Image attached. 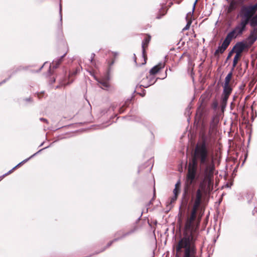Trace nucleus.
<instances>
[{
    "mask_svg": "<svg viewBox=\"0 0 257 257\" xmlns=\"http://www.w3.org/2000/svg\"><path fill=\"white\" fill-rule=\"evenodd\" d=\"M231 40L228 38L227 37L225 38V40L223 42L222 45L219 46L218 49L216 50L215 52V55H218L219 54L223 53L224 51L228 47L229 45Z\"/></svg>",
    "mask_w": 257,
    "mask_h": 257,
    "instance_id": "1a4fd4ad",
    "label": "nucleus"
},
{
    "mask_svg": "<svg viewBox=\"0 0 257 257\" xmlns=\"http://www.w3.org/2000/svg\"><path fill=\"white\" fill-rule=\"evenodd\" d=\"M62 59H63V57H61L60 58L54 61L50 65V69H51V68H53V69L56 68L59 66V65L61 63Z\"/></svg>",
    "mask_w": 257,
    "mask_h": 257,
    "instance_id": "2eb2a0df",
    "label": "nucleus"
},
{
    "mask_svg": "<svg viewBox=\"0 0 257 257\" xmlns=\"http://www.w3.org/2000/svg\"><path fill=\"white\" fill-rule=\"evenodd\" d=\"M247 25L240 20L234 29L227 35L226 37L231 41L232 39L240 36L245 31Z\"/></svg>",
    "mask_w": 257,
    "mask_h": 257,
    "instance_id": "39448f33",
    "label": "nucleus"
},
{
    "mask_svg": "<svg viewBox=\"0 0 257 257\" xmlns=\"http://www.w3.org/2000/svg\"><path fill=\"white\" fill-rule=\"evenodd\" d=\"M202 197L201 191H197L196 198L191 214L187 218L185 223L183 235L179 239L196 243L198 235V227L200 222V218H196V212L200 204Z\"/></svg>",
    "mask_w": 257,
    "mask_h": 257,
    "instance_id": "f03ea898",
    "label": "nucleus"
},
{
    "mask_svg": "<svg viewBox=\"0 0 257 257\" xmlns=\"http://www.w3.org/2000/svg\"><path fill=\"white\" fill-rule=\"evenodd\" d=\"M36 154H34L33 155L31 156L30 158H29L28 159H26L24 161H23L22 162H21V163H20L18 165H17L16 167H15L12 170H11L10 172H9V173H11L15 168H16L18 166H21V165L23 164L24 163L27 162L30 159H31V158H32L34 156H35Z\"/></svg>",
    "mask_w": 257,
    "mask_h": 257,
    "instance_id": "aec40b11",
    "label": "nucleus"
},
{
    "mask_svg": "<svg viewBox=\"0 0 257 257\" xmlns=\"http://www.w3.org/2000/svg\"><path fill=\"white\" fill-rule=\"evenodd\" d=\"M94 78L98 81L101 88L103 89H108L110 86L108 80L109 79L108 74H107L104 77L100 79H98L94 76Z\"/></svg>",
    "mask_w": 257,
    "mask_h": 257,
    "instance_id": "6e6552de",
    "label": "nucleus"
},
{
    "mask_svg": "<svg viewBox=\"0 0 257 257\" xmlns=\"http://www.w3.org/2000/svg\"><path fill=\"white\" fill-rule=\"evenodd\" d=\"M257 39V27H254L253 30L251 32L250 35L247 39V42L249 43L250 45L253 43Z\"/></svg>",
    "mask_w": 257,
    "mask_h": 257,
    "instance_id": "ddd939ff",
    "label": "nucleus"
},
{
    "mask_svg": "<svg viewBox=\"0 0 257 257\" xmlns=\"http://www.w3.org/2000/svg\"><path fill=\"white\" fill-rule=\"evenodd\" d=\"M257 11V3L254 5L243 7L241 10V21L248 24Z\"/></svg>",
    "mask_w": 257,
    "mask_h": 257,
    "instance_id": "20e7f679",
    "label": "nucleus"
},
{
    "mask_svg": "<svg viewBox=\"0 0 257 257\" xmlns=\"http://www.w3.org/2000/svg\"><path fill=\"white\" fill-rule=\"evenodd\" d=\"M69 83V82H67V83H66V82H65V81H62V82H61V85H64V86H65V85H67V84H68Z\"/></svg>",
    "mask_w": 257,
    "mask_h": 257,
    "instance_id": "b1692460",
    "label": "nucleus"
},
{
    "mask_svg": "<svg viewBox=\"0 0 257 257\" xmlns=\"http://www.w3.org/2000/svg\"><path fill=\"white\" fill-rule=\"evenodd\" d=\"M231 91L232 89H223V93L221 99V106L222 108L226 106L228 98Z\"/></svg>",
    "mask_w": 257,
    "mask_h": 257,
    "instance_id": "f8f14e48",
    "label": "nucleus"
},
{
    "mask_svg": "<svg viewBox=\"0 0 257 257\" xmlns=\"http://www.w3.org/2000/svg\"><path fill=\"white\" fill-rule=\"evenodd\" d=\"M135 62H136V57L135 56Z\"/></svg>",
    "mask_w": 257,
    "mask_h": 257,
    "instance_id": "a878e982",
    "label": "nucleus"
},
{
    "mask_svg": "<svg viewBox=\"0 0 257 257\" xmlns=\"http://www.w3.org/2000/svg\"><path fill=\"white\" fill-rule=\"evenodd\" d=\"M240 57H241V55L238 54H235V55L233 59V65H232L233 68H234L236 66V65L237 63H238V60L240 59Z\"/></svg>",
    "mask_w": 257,
    "mask_h": 257,
    "instance_id": "a211bd4d",
    "label": "nucleus"
},
{
    "mask_svg": "<svg viewBox=\"0 0 257 257\" xmlns=\"http://www.w3.org/2000/svg\"><path fill=\"white\" fill-rule=\"evenodd\" d=\"M232 76V73L231 72L229 73L226 76L223 89H232L229 84Z\"/></svg>",
    "mask_w": 257,
    "mask_h": 257,
    "instance_id": "4468645a",
    "label": "nucleus"
},
{
    "mask_svg": "<svg viewBox=\"0 0 257 257\" xmlns=\"http://www.w3.org/2000/svg\"><path fill=\"white\" fill-rule=\"evenodd\" d=\"M65 55H66V54H64V55H63V56H62V57H63V58L64 57V56Z\"/></svg>",
    "mask_w": 257,
    "mask_h": 257,
    "instance_id": "bb28decb",
    "label": "nucleus"
},
{
    "mask_svg": "<svg viewBox=\"0 0 257 257\" xmlns=\"http://www.w3.org/2000/svg\"><path fill=\"white\" fill-rule=\"evenodd\" d=\"M197 1H198V0H196L195 2H194V3L193 4V9L192 10V12L188 13L186 16V19L187 22V23L186 26L183 29V31H185V30H188L190 28V26L192 23L191 17H192L193 12L194 11L195 6L197 3Z\"/></svg>",
    "mask_w": 257,
    "mask_h": 257,
    "instance_id": "9d476101",
    "label": "nucleus"
},
{
    "mask_svg": "<svg viewBox=\"0 0 257 257\" xmlns=\"http://www.w3.org/2000/svg\"><path fill=\"white\" fill-rule=\"evenodd\" d=\"M181 182L178 181L175 184V189L173 190L174 196L170 199V203H174L177 199L178 194L180 191Z\"/></svg>",
    "mask_w": 257,
    "mask_h": 257,
    "instance_id": "9b49d317",
    "label": "nucleus"
},
{
    "mask_svg": "<svg viewBox=\"0 0 257 257\" xmlns=\"http://www.w3.org/2000/svg\"><path fill=\"white\" fill-rule=\"evenodd\" d=\"M173 248L175 257H197L196 243L179 239Z\"/></svg>",
    "mask_w": 257,
    "mask_h": 257,
    "instance_id": "7ed1b4c3",
    "label": "nucleus"
},
{
    "mask_svg": "<svg viewBox=\"0 0 257 257\" xmlns=\"http://www.w3.org/2000/svg\"><path fill=\"white\" fill-rule=\"evenodd\" d=\"M236 3L234 1L231 2L228 8V13H230L236 8Z\"/></svg>",
    "mask_w": 257,
    "mask_h": 257,
    "instance_id": "6ab92c4d",
    "label": "nucleus"
},
{
    "mask_svg": "<svg viewBox=\"0 0 257 257\" xmlns=\"http://www.w3.org/2000/svg\"><path fill=\"white\" fill-rule=\"evenodd\" d=\"M249 21L250 25L252 27H257V14L253 17Z\"/></svg>",
    "mask_w": 257,
    "mask_h": 257,
    "instance_id": "dca6fc26",
    "label": "nucleus"
},
{
    "mask_svg": "<svg viewBox=\"0 0 257 257\" xmlns=\"http://www.w3.org/2000/svg\"><path fill=\"white\" fill-rule=\"evenodd\" d=\"M233 52H234L233 51V50H232L229 53L228 55L227 56V59H229L231 57Z\"/></svg>",
    "mask_w": 257,
    "mask_h": 257,
    "instance_id": "5701e85b",
    "label": "nucleus"
},
{
    "mask_svg": "<svg viewBox=\"0 0 257 257\" xmlns=\"http://www.w3.org/2000/svg\"><path fill=\"white\" fill-rule=\"evenodd\" d=\"M144 86L142 85L137 86L136 87V92L140 94L142 96H143L144 95Z\"/></svg>",
    "mask_w": 257,
    "mask_h": 257,
    "instance_id": "f3484780",
    "label": "nucleus"
},
{
    "mask_svg": "<svg viewBox=\"0 0 257 257\" xmlns=\"http://www.w3.org/2000/svg\"><path fill=\"white\" fill-rule=\"evenodd\" d=\"M198 163L201 170L204 171L205 180L209 188L212 184V177L214 170V157L204 142L198 144L193 155L192 164H190L186 183L191 185L195 177Z\"/></svg>",
    "mask_w": 257,
    "mask_h": 257,
    "instance_id": "f257e3e1",
    "label": "nucleus"
},
{
    "mask_svg": "<svg viewBox=\"0 0 257 257\" xmlns=\"http://www.w3.org/2000/svg\"><path fill=\"white\" fill-rule=\"evenodd\" d=\"M61 6H60V15H61ZM61 19H62V15H61Z\"/></svg>",
    "mask_w": 257,
    "mask_h": 257,
    "instance_id": "393cba45",
    "label": "nucleus"
},
{
    "mask_svg": "<svg viewBox=\"0 0 257 257\" xmlns=\"http://www.w3.org/2000/svg\"><path fill=\"white\" fill-rule=\"evenodd\" d=\"M142 55L143 57L145 58V41H142Z\"/></svg>",
    "mask_w": 257,
    "mask_h": 257,
    "instance_id": "412c9836",
    "label": "nucleus"
},
{
    "mask_svg": "<svg viewBox=\"0 0 257 257\" xmlns=\"http://www.w3.org/2000/svg\"><path fill=\"white\" fill-rule=\"evenodd\" d=\"M164 64L160 63L151 69L150 73L152 76L150 77V82L149 86L153 84L156 82L155 78L153 75L157 73L161 69L164 67Z\"/></svg>",
    "mask_w": 257,
    "mask_h": 257,
    "instance_id": "423d86ee",
    "label": "nucleus"
},
{
    "mask_svg": "<svg viewBox=\"0 0 257 257\" xmlns=\"http://www.w3.org/2000/svg\"><path fill=\"white\" fill-rule=\"evenodd\" d=\"M251 45H249L248 42L246 43L240 42L237 43L233 48V51L235 54L241 55L242 52L243 50L250 47Z\"/></svg>",
    "mask_w": 257,
    "mask_h": 257,
    "instance_id": "0eeeda50",
    "label": "nucleus"
},
{
    "mask_svg": "<svg viewBox=\"0 0 257 257\" xmlns=\"http://www.w3.org/2000/svg\"><path fill=\"white\" fill-rule=\"evenodd\" d=\"M151 39V36L149 35H146V46L149 42Z\"/></svg>",
    "mask_w": 257,
    "mask_h": 257,
    "instance_id": "4be33fe9",
    "label": "nucleus"
}]
</instances>
